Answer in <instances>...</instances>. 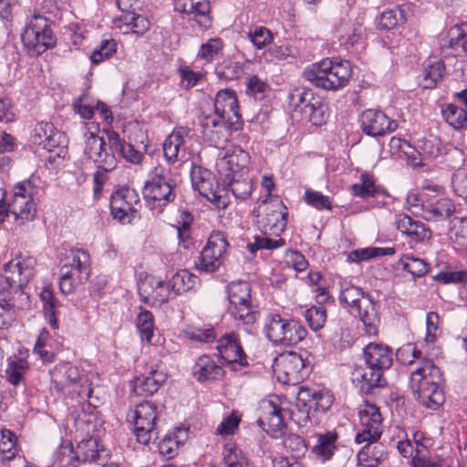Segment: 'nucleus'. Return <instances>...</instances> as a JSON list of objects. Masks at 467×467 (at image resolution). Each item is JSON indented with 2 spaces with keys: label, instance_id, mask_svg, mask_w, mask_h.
<instances>
[{
  "label": "nucleus",
  "instance_id": "nucleus-1",
  "mask_svg": "<svg viewBox=\"0 0 467 467\" xmlns=\"http://www.w3.org/2000/svg\"><path fill=\"white\" fill-rule=\"evenodd\" d=\"M36 259L31 256L19 257L12 260L5 265L4 274L0 279L3 283V287L0 293L5 294V285L8 286L6 296L1 300L0 304V329L9 327L12 321V315L9 311L16 306V304L10 295L15 292L19 296H24L25 294L21 290L26 286L35 275Z\"/></svg>",
  "mask_w": 467,
  "mask_h": 467
},
{
  "label": "nucleus",
  "instance_id": "nucleus-2",
  "mask_svg": "<svg viewBox=\"0 0 467 467\" xmlns=\"http://www.w3.org/2000/svg\"><path fill=\"white\" fill-rule=\"evenodd\" d=\"M258 225L263 235H255L254 242L247 244V249L254 254L259 249L273 250L285 245L283 238H270L267 234L279 236L287 223V209L277 198L263 201V210L258 215Z\"/></svg>",
  "mask_w": 467,
  "mask_h": 467
},
{
  "label": "nucleus",
  "instance_id": "nucleus-3",
  "mask_svg": "<svg viewBox=\"0 0 467 467\" xmlns=\"http://www.w3.org/2000/svg\"><path fill=\"white\" fill-rule=\"evenodd\" d=\"M441 378V369L431 360H424L410 373V388L425 408L436 410L444 402Z\"/></svg>",
  "mask_w": 467,
  "mask_h": 467
},
{
  "label": "nucleus",
  "instance_id": "nucleus-4",
  "mask_svg": "<svg viewBox=\"0 0 467 467\" xmlns=\"http://www.w3.org/2000/svg\"><path fill=\"white\" fill-rule=\"evenodd\" d=\"M21 40L30 56L37 57L53 48L56 46L57 37L51 28L50 19L40 12L34 11L26 18Z\"/></svg>",
  "mask_w": 467,
  "mask_h": 467
},
{
  "label": "nucleus",
  "instance_id": "nucleus-5",
  "mask_svg": "<svg viewBox=\"0 0 467 467\" xmlns=\"http://www.w3.org/2000/svg\"><path fill=\"white\" fill-rule=\"evenodd\" d=\"M351 76L348 61L333 62L329 58L314 63L304 71V77L314 86L327 90L344 88Z\"/></svg>",
  "mask_w": 467,
  "mask_h": 467
},
{
  "label": "nucleus",
  "instance_id": "nucleus-6",
  "mask_svg": "<svg viewBox=\"0 0 467 467\" xmlns=\"http://www.w3.org/2000/svg\"><path fill=\"white\" fill-rule=\"evenodd\" d=\"M264 334L275 346L293 347L303 341L307 330L297 320L270 313L265 318Z\"/></svg>",
  "mask_w": 467,
  "mask_h": 467
},
{
  "label": "nucleus",
  "instance_id": "nucleus-7",
  "mask_svg": "<svg viewBox=\"0 0 467 467\" xmlns=\"http://www.w3.org/2000/svg\"><path fill=\"white\" fill-rule=\"evenodd\" d=\"M339 302L357 311L368 335L377 334L379 317L376 305L368 295L358 286L344 283L341 285Z\"/></svg>",
  "mask_w": 467,
  "mask_h": 467
},
{
  "label": "nucleus",
  "instance_id": "nucleus-8",
  "mask_svg": "<svg viewBox=\"0 0 467 467\" xmlns=\"http://www.w3.org/2000/svg\"><path fill=\"white\" fill-rule=\"evenodd\" d=\"M229 314L244 325H252L256 320V311L252 305L251 286L247 282H232L227 286Z\"/></svg>",
  "mask_w": 467,
  "mask_h": 467
},
{
  "label": "nucleus",
  "instance_id": "nucleus-9",
  "mask_svg": "<svg viewBox=\"0 0 467 467\" xmlns=\"http://www.w3.org/2000/svg\"><path fill=\"white\" fill-rule=\"evenodd\" d=\"M51 385L50 389L58 394H70L77 392L79 396H90L91 389H84L82 386L78 389L82 379L81 370L78 367L68 362L57 364L50 371Z\"/></svg>",
  "mask_w": 467,
  "mask_h": 467
},
{
  "label": "nucleus",
  "instance_id": "nucleus-10",
  "mask_svg": "<svg viewBox=\"0 0 467 467\" xmlns=\"http://www.w3.org/2000/svg\"><path fill=\"white\" fill-rule=\"evenodd\" d=\"M228 247L229 243L224 233L212 232L196 262L198 270L204 273L217 271L224 261Z\"/></svg>",
  "mask_w": 467,
  "mask_h": 467
},
{
  "label": "nucleus",
  "instance_id": "nucleus-11",
  "mask_svg": "<svg viewBox=\"0 0 467 467\" xmlns=\"http://www.w3.org/2000/svg\"><path fill=\"white\" fill-rule=\"evenodd\" d=\"M10 213L14 215L15 222L22 225L34 220L36 213L33 202V190L29 182L17 183L10 198L6 197Z\"/></svg>",
  "mask_w": 467,
  "mask_h": 467
},
{
  "label": "nucleus",
  "instance_id": "nucleus-12",
  "mask_svg": "<svg viewBox=\"0 0 467 467\" xmlns=\"http://www.w3.org/2000/svg\"><path fill=\"white\" fill-rule=\"evenodd\" d=\"M134 422V432L138 442L147 445L157 439V406L150 401L138 404L130 416Z\"/></svg>",
  "mask_w": 467,
  "mask_h": 467
},
{
  "label": "nucleus",
  "instance_id": "nucleus-13",
  "mask_svg": "<svg viewBox=\"0 0 467 467\" xmlns=\"http://www.w3.org/2000/svg\"><path fill=\"white\" fill-rule=\"evenodd\" d=\"M143 193L146 199L158 202L159 205H166L173 201V185L165 167L159 165L150 171Z\"/></svg>",
  "mask_w": 467,
  "mask_h": 467
},
{
  "label": "nucleus",
  "instance_id": "nucleus-14",
  "mask_svg": "<svg viewBox=\"0 0 467 467\" xmlns=\"http://www.w3.org/2000/svg\"><path fill=\"white\" fill-rule=\"evenodd\" d=\"M192 186L199 192L200 195L214 203L218 208H226L228 205L225 188L219 185L215 176L208 170L194 169L192 172Z\"/></svg>",
  "mask_w": 467,
  "mask_h": 467
},
{
  "label": "nucleus",
  "instance_id": "nucleus-15",
  "mask_svg": "<svg viewBox=\"0 0 467 467\" xmlns=\"http://www.w3.org/2000/svg\"><path fill=\"white\" fill-rule=\"evenodd\" d=\"M85 155L105 171L114 170L118 163L116 153L118 150L112 149L111 142L106 144L104 140L96 135L93 131L85 134Z\"/></svg>",
  "mask_w": 467,
  "mask_h": 467
},
{
  "label": "nucleus",
  "instance_id": "nucleus-16",
  "mask_svg": "<svg viewBox=\"0 0 467 467\" xmlns=\"http://www.w3.org/2000/svg\"><path fill=\"white\" fill-rule=\"evenodd\" d=\"M359 429L356 434L357 443H375L382 433V416L379 408L374 404L366 403L358 411Z\"/></svg>",
  "mask_w": 467,
  "mask_h": 467
},
{
  "label": "nucleus",
  "instance_id": "nucleus-17",
  "mask_svg": "<svg viewBox=\"0 0 467 467\" xmlns=\"http://www.w3.org/2000/svg\"><path fill=\"white\" fill-rule=\"evenodd\" d=\"M140 206V198L132 189H120L111 196V214L115 220L122 224L131 223L139 218Z\"/></svg>",
  "mask_w": 467,
  "mask_h": 467
},
{
  "label": "nucleus",
  "instance_id": "nucleus-18",
  "mask_svg": "<svg viewBox=\"0 0 467 467\" xmlns=\"http://www.w3.org/2000/svg\"><path fill=\"white\" fill-rule=\"evenodd\" d=\"M138 292L140 301L150 306L167 303L172 294L170 282L152 275H147L140 280Z\"/></svg>",
  "mask_w": 467,
  "mask_h": 467
},
{
  "label": "nucleus",
  "instance_id": "nucleus-19",
  "mask_svg": "<svg viewBox=\"0 0 467 467\" xmlns=\"http://www.w3.org/2000/svg\"><path fill=\"white\" fill-rule=\"evenodd\" d=\"M248 153L241 149L218 153L215 169L224 182L234 177H243L247 172Z\"/></svg>",
  "mask_w": 467,
  "mask_h": 467
},
{
  "label": "nucleus",
  "instance_id": "nucleus-20",
  "mask_svg": "<svg viewBox=\"0 0 467 467\" xmlns=\"http://www.w3.org/2000/svg\"><path fill=\"white\" fill-rule=\"evenodd\" d=\"M275 370L278 379L287 384H297L307 375L303 358L296 352L281 354L275 358Z\"/></svg>",
  "mask_w": 467,
  "mask_h": 467
},
{
  "label": "nucleus",
  "instance_id": "nucleus-21",
  "mask_svg": "<svg viewBox=\"0 0 467 467\" xmlns=\"http://www.w3.org/2000/svg\"><path fill=\"white\" fill-rule=\"evenodd\" d=\"M260 410L261 415L257 419V424L272 437H281L285 424L282 409L278 403L273 400H263L260 404Z\"/></svg>",
  "mask_w": 467,
  "mask_h": 467
},
{
  "label": "nucleus",
  "instance_id": "nucleus-22",
  "mask_svg": "<svg viewBox=\"0 0 467 467\" xmlns=\"http://www.w3.org/2000/svg\"><path fill=\"white\" fill-rule=\"evenodd\" d=\"M359 121L362 131L371 137L383 136L398 128L397 121L390 119L381 110L367 109L361 114Z\"/></svg>",
  "mask_w": 467,
  "mask_h": 467
},
{
  "label": "nucleus",
  "instance_id": "nucleus-23",
  "mask_svg": "<svg viewBox=\"0 0 467 467\" xmlns=\"http://www.w3.org/2000/svg\"><path fill=\"white\" fill-rule=\"evenodd\" d=\"M190 132L191 130L187 127H178L165 139L162 146L163 154L169 163L186 160Z\"/></svg>",
  "mask_w": 467,
  "mask_h": 467
},
{
  "label": "nucleus",
  "instance_id": "nucleus-24",
  "mask_svg": "<svg viewBox=\"0 0 467 467\" xmlns=\"http://www.w3.org/2000/svg\"><path fill=\"white\" fill-rule=\"evenodd\" d=\"M32 140L34 144L49 152L58 149L57 152L58 156L63 152L64 144L67 142L66 136L50 122L37 123L34 129Z\"/></svg>",
  "mask_w": 467,
  "mask_h": 467
},
{
  "label": "nucleus",
  "instance_id": "nucleus-25",
  "mask_svg": "<svg viewBox=\"0 0 467 467\" xmlns=\"http://www.w3.org/2000/svg\"><path fill=\"white\" fill-rule=\"evenodd\" d=\"M199 121L203 136L212 142H216L232 127L230 119L211 108H201Z\"/></svg>",
  "mask_w": 467,
  "mask_h": 467
},
{
  "label": "nucleus",
  "instance_id": "nucleus-26",
  "mask_svg": "<svg viewBox=\"0 0 467 467\" xmlns=\"http://www.w3.org/2000/svg\"><path fill=\"white\" fill-rule=\"evenodd\" d=\"M213 109L230 119L233 129L237 130L241 126V114L234 90L230 88L219 90L215 96Z\"/></svg>",
  "mask_w": 467,
  "mask_h": 467
},
{
  "label": "nucleus",
  "instance_id": "nucleus-27",
  "mask_svg": "<svg viewBox=\"0 0 467 467\" xmlns=\"http://www.w3.org/2000/svg\"><path fill=\"white\" fill-rule=\"evenodd\" d=\"M456 205L451 199L428 196L425 198V204H423L422 218L426 221H444L456 213Z\"/></svg>",
  "mask_w": 467,
  "mask_h": 467
},
{
  "label": "nucleus",
  "instance_id": "nucleus-28",
  "mask_svg": "<svg viewBox=\"0 0 467 467\" xmlns=\"http://www.w3.org/2000/svg\"><path fill=\"white\" fill-rule=\"evenodd\" d=\"M174 9L194 19L202 28L211 26L209 0H173Z\"/></svg>",
  "mask_w": 467,
  "mask_h": 467
},
{
  "label": "nucleus",
  "instance_id": "nucleus-29",
  "mask_svg": "<svg viewBox=\"0 0 467 467\" xmlns=\"http://www.w3.org/2000/svg\"><path fill=\"white\" fill-rule=\"evenodd\" d=\"M297 399L305 407L321 412L328 410L334 402V397L329 390L309 387H301Z\"/></svg>",
  "mask_w": 467,
  "mask_h": 467
},
{
  "label": "nucleus",
  "instance_id": "nucleus-30",
  "mask_svg": "<svg viewBox=\"0 0 467 467\" xmlns=\"http://www.w3.org/2000/svg\"><path fill=\"white\" fill-rule=\"evenodd\" d=\"M363 356L368 368L384 371L393 363V353L389 347L379 343H369L363 348Z\"/></svg>",
  "mask_w": 467,
  "mask_h": 467
},
{
  "label": "nucleus",
  "instance_id": "nucleus-31",
  "mask_svg": "<svg viewBox=\"0 0 467 467\" xmlns=\"http://www.w3.org/2000/svg\"><path fill=\"white\" fill-rule=\"evenodd\" d=\"M219 356L227 363L246 364V356L234 333L224 334L217 340Z\"/></svg>",
  "mask_w": 467,
  "mask_h": 467
},
{
  "label": "nucleus",
  "instance_id": "nucleus-32",
  "mask_svg": "<svg viewBox=\"0 0 467 467\" xmlns=\"http://www.w3.org/2000/svg\"><path fill=\"white\" fill-rule=\"evenodd\" d=\"M383 372L368 368H356L352 372V381L359 388L362 393H372L374 389L382 388L386 380L382 377Z\"/></svg>",
  "mask_w": 467,
  "mask_h": 467
},
{
  "label": "nucleus",
  "instance_id": "nucleus-33",
  "mask_svg": "<svg viewBox=\"0 0 467 467\" xmlns=\"http://www.w3.org/2000/svg\"><path fill=\"white\" fill-rule=\"evenodd\" d=\"M396 228L412 242L420 243L431 238V232L425 224L407 214H399L395 220Z\"/></svg>",
  "mask_w": 467,
  "mask_h": 467
},
{
  "label": "nucleus",
  "instance_id": "nucleus-34",
  "mask_svg": "<svg viewBox=\"0 0 467 467\" xmlns=\"http://www.w3.org/2000/svg\"><path fill=\"white\" fill-rule=\"evenodd\" d=\"M27 358V352H20L18 355H13L6 359L5 377L8 383L16 387L25 382L26 376L30 369Z\"/></svg>",
  "mask_w": 467,
  "mask_h": 467
},
{
  "label": "nucleus",
  "instance_id": "nucleus-35",
  "mask_svg": "<svg viewBox=\"0 0 467 467\" xmlns=\"http://www.w3.org/2000/svg\"><path fill=\"white\" fill-rule=\"evenodd\" d=\"M315 438L317 442L312 447L311 452L316 459L322 462L329 461L337 451V433L334 431H328L316 433Z\"/></svg>",
  "mask_w": 467,
  "mask_h": 467
},
{
  "label": "nucleus",
  "instance_id": "nucleus-36",
  "mask_svg": "<svg viewBox=\"0 0 467 467\" xmlns=\"http://www.w3.org/2000/svg\"><path fill=\"white\" fill-rule=\"evenodd\" d=\"M166 379V374L163 371L151 368L148 375L136 378L133 391L140 396L152 395L158 391Z\"/></svg>",
  "mask_w": 467,
  "mask_h": 467
},
{
  "label": "nucleus",
  "instance_id": "nucleus-37",
  "mask_svg": "<svg viewBox=\"0 0 467 467\" xmlns=\"http://www.w3.org/2000/svg\"><path fill=\"white\" fill-rule=\"evenodd\" d=\"M192 373L200 382L217 380L223 376V369L207 355L201 356L192 368Z\"/></svg>",
  "mask_w": 467,
  "mask_h": 467
},
{
  "label": "nucleus",
  "instance_id": "nucleus-38",
  "mask_svg": "<svg viewBox=\"0 0 467 467\" xmlns=\"http://www.w3.org/2000/svg\"><path fill=\"white\" fill-rule=\"evenodd\" d=\"M114 23L116 27L123 30V33L138 36L146 33L150 27V22L145 16L131 12L121 15Z\"/></svg>",
  "mask_w": 467,
  "mask_h": 467
},
{
  "label": "nucleus",
  "instance_id": "nucleus-39",
  "mask_svg": "<svg viewBox=\"0 0 467 467\" xmlns=\"http://www.w3.org/2000/svg\"><path fill=\"white\" fill-rule=\"evenodd\" d=\"M108 140L111 142L112 149H116L127 161L132 164H140L144 156L137 150L133 145L121 141L119 135L114 130H107Z\"/></svg>",
  "mask_w": 467,
  "mask_h": 467
},
{
  "label": "nucleus",
  "instance_id": "nucleus-40",
  "mask_svg": "<svg viewBox=\"0 0 467 467\" xmlns=\"http://www.w3.org/2000/svg\"><path fill=\"white\" fill-rule=\"evenodd\" d=\"M187 436V431L177 429L175 431L169 432L158 444L160 454L167 459H171L178 453L179 446L183 442Z\"/></svg>",
  "mask_w": 467,
  "mask_h": 467
},
{
  "label": "nucleus",
  "instance_id": "nucleus-41",
  "mask_svg": "<svg viewBox=\"0 0 467 467\" xmlns=\"http://www.w3.org/2000/svg\"><path fill=\"white\" fill-rule=\"evenodd\" d=\"M363 446L357 455L356 467H378L383 457V446L379 443H368Z\"/></svg>",
  "mask_w": 467,
  "mask_h": 467
},
{
  "label": "nucleus",
  "instance_id": "nucleus-42",
  "mask_svg": "<svg viewBox=\"0 0 467 467\" xmlns=\"http://www.w3.org/2000/svg\"><path fill=\"white\" fill-rule=\"evenodd\" d=\"M169 282L175 295L194 289L200 285L199 277L186 269L176 272Z\"/></svg>",
  "mask_w": 467,
  "mask_h": 467
},
{
  "label": "nucleus",
  "instance_id": "nucleus-43",
  "mask_svg": "<svg viewBox=\"0 0 467 467\" xmlns=\"http://www.w3.org/2000/svg\"><path fill=\"white\" fill-rule=\"evenodd\" d=\"M136 327L142 341L151 345L159 343V340H154V320L150 311L140 307Z\"/></svg>",
  "mask_w": 467,
  "mask_h": 467
},
{
  "label": "nucleus",
  "instance_id": "nucleus-44",
  "mask_svg": "<svg viewBox=\"0 0 467 467\" xmlns=\"http://www.w3.org/2000/svg\"><path fill=\"white\" fill-rule=\"evenodd\" d=\"M43 304V312L49 326L54 329H58V321L57 318L58 301L55 297L52 289L45 286L39 294Z\"/></svg>",
  "mask_w": 467,
  "mask_h": 467
},
{
  "label": "nucleus",
  "instance_id": "nucleus-45",
  "mask_svg": "<svg viewBox=\"0 0 467 467\" xmlns=\"http://www.w3.org/2000/svg\"><path fill=\"white\" fill-rule=\"evenodd\" d=\"M302 110L315 126H321L328 118V107L320 97L312 98Z\"/></svg>",
  "mask_w": 467,
  "mask_h": 467
},
{
  "label": "nucleus",
  "instance_id": "nucleus-46",
  "mask_svg": "<svg viewBox=\"0 0 467 467\" xmlns=\"http://www.w3.org/2000/svg\"><path fill=\"white\" fill-rule=\"evenodd\" d=\"M353 193L362 199L376 197L383 193L384 190L376 184L375 179L371 174L362 173L360 182L351 186Z\"/></svg>",
  "mask_w": 467,
  "mask_h": 467
},
{
  "label": "nucleus",
  "instance_id": "nucleus-47",
  "mask_svg": "<svg viewBox=\"0 0 467 467\" xmlns=\"http://www.w3.org/2000/svg\"><path fill=\"white\" fill-rule=\"evenodd\" d=\"M449 236L459 249H467V217H454L450 221Z\"/></svg>",
  "mask_w": 467,
  "mask_h": 467
},
{
  "label": "nucleus",
  "instance_id": "nucleus-48",
  "mask_svg": "<svg viewBox=\"0 0 467 467\" xmlns=\"http://www.w3.org/2000/svg\"><path fill=\"white\" fill-rule=\"evenodd\" d=\"M444 64L440 59H429L426 61L422 76V85L425 88H434L441 80L444 73Z\"/></svg>",
  "mask_w": 467,
  "mask_h": 467
},
{
  "label": "nucleus",
  "instance_id": "nucleus-49",
  "mask_svg": "<svg viewBox=\"0 0 467 467\" xmlns=\"http://www.w3.org/2000/svg\"><path fill=\"white\" fill-rule=\"evenodd\" d=\"M233 195L239 200L247 199L253 192V182L248 173H244L243 177H234L225 182Z\"/></svg>",
  "mask_w": 467,
  "mask_h": 467
},
{
  "label": "nucleus",
  "instance_id": "nucleus-50",
  "mask_svg": "<svg viewBox=\"0 0 467 467\" xmlns=\"http://www.w3.org/2000/svg\"><path fill=\"white\" fill-rule=\"evenodd\" d=\"M100 451L96 439L88 438L78 442L76 449L77 462H92L99 457Z\"/></svg>",
  "mask_w": 467,
  "mask_h": 467
},
{
  "label": "nucleus",
  "instance_id": "nucleus-51",
  "mask_svg": "<svg viewBox=\"0 0 467 467\" xmlns=\"http://www.w3.org/2000/svg\"><path fill=\"white\" fill-rule=\"evenodd\" d=\"M405 21V16L400 8L387 9L376 18L378 29L389 30Z\"/></svg>",
  "mask_w": 467,
  "mask_h": 467
},
{
  "label": "nucleus",
  "instance_id": "nucleus-52",
  "mask_svg": "<svg viewBox=\"0 0 467 467\" xmlns=\"http://www.w3.org/2000/svg\"><path fill=\"white\" fill-rule=\"evenodd\" d=\"M442 116L446 122L455 130L462 129L467 125L466 110L453 104H449L442 109Z\"/></svg>",
  "mask_w": 467,
  "mask_h": 467
},
{
  "label": "nucleus",
  "instance_id": "nucleus-53",
  "mask_svg": "<svg viewBox=\"0 0 467 467\" xmlns=\"http://www.w3.org/2000/svg\"><path fill=\"white\" fill-rule=\"evenodd\" d=\"M223 456L224 467H248L247 458L234 444H226L223 447Z\"/></svg>",
  "mask_w": 467,
  "mask_h": 467
},
{
  "label": "nucleus",
  "instance_id": "nucleus-54",
  "mask_svg": "<svg viewBox=\"0 0 467 467\" xmlns=\"http://www.w3.org/2000/svg\"><path fill=\"white\" fill-rule=\"evenodd\" d=\"M16 436L9 431L4 430L1 431L0 439V454L2 461H10L16 455Z\"/></svg>",
  "mask_w": 467,
  "mask_h": 467
},
{
  "label": "nucleus",
  "instance_id": "nucleus-55",
  "mask_svg": "<svg viewBox=\"0 0 467 467\" xmlns=\"http://www.w3.org/2000/svg\"><path fill=\"white\" fill-rule=\"evenodd\" d=\"M69 265L87 280L90 273L89 254L82 249L72 251V260Z\"/></svg>",
  "mask_w": 467,
  "mask_h": 467
},
{
  "label": "nucleus",
  "instance_id": "nucleus-56",
  "mask_svg": "<svg viewBox=\"0 0 467 467\" xmlns=\"http://www.w3.org/2000/svg\"><path fill=\"white\" fill-rule=\"evenodd\" d=\"M402 268L410 273L414 277H421L427 274L429 268L428 264L420 258L413 255H404L400 260Z\"/></svg>",
  "mask_w": 467,
  "mask_h": 467
},
{
  "label": "nucleus",
  "instance_id": "nucleus-57",
  "mask_svg": "<svg viewBox=\"0 0 467 467\" xmlns=\"http://www.w3.org/2000/svg\"><path fill=\"white\" fill-rule=\"evenodd\" d=\"M305 318L312 330L317 331L321 329L325 326L327 320V311L325 306H311L306 310Z\"/></svg>",
  "mask_w": 467,
  "mask_h": 467
},
{
  "label": "nucleus",
  "instance_id": "nucleus-58",
  "mask_svg": "<svg viewBox=\"0 0 467 467\" xmlns=\"http://www.w3.org/2000/svg\"><path fill=\"white\" fill-rule=\"evenodd\" d=\"M117 50V43L113 39L103 40L100 45L93 50L90 56L91 63L99 65L105 59L109 58Z\"/></svg>",
  "mask_w": 467,
  "mask_h": 467
},
{
  "label": "nucleus",
  "instance_id": "nucleus-59",
  "mask_svg": "<svg viewBox=\"0 0 467 467\" xmlns=\"http://www.w3.org/2000/svg\"><path fill=\"white\" fill-rule=\"evenodd\" d=\"M419 147L421 153L426 158H436L442 152V142L433 135H430L420 140Z\"/></svg>",
  "mask_w": 467,
  "mask_h": 467
},
{
  "label": "nucleus",
  "instance_id": "nucleus-60",
  "mask_svg": "<svg viewBox=\"0 0 467 467\" xmlns=\"http://www.w3.org/2000/svg\"><path fill=\"white\" fill-rule=\"evenodd\" d=\"M247 36L258 49L265 47L273 40L272 32L265 26L250 28Z\"/></svg>",
  "mask_w": 467,
  "mask_h": 467
},
{
  "label": "nucleus",
  "instance_id": "nucleus-61",
  "mask_svg": "<svg viewBox=\"0 0 467 467\" xmlns=\"http://www.w3.org/2000/svg\"><path fill=\"white\" fill-rule=\"evenodd\" d=\"M77 462L76 451L71 445H61L54 454V463L57 467H75Z\"/></svg>",
  "mask_w": 467,
  "mask_h": 467
},
{
  "label": "nucleus",
  "instance_id": "nucleus-62",
  "mask_svg": "<svg viewBox=\"0 0 467 467\" xmlns=\"http://www.w3.org/2000/svg\"><path fill=\"white\" fill-rule=\"evenodd\" d=\"M223 47V43L221 38H211L200 47L198 57L207 62L212 61Z\"/></svg>",
  "mask_w": 467,
  "mask_h": 467
},
{
  "label": "nucleus",
  "instance_id": "nucleus-63",
  "mask_svg": "<svg viewBox=\"0 0 467 467\" xmlns=\"http://www.w3.org/2000/svg\"><path fill=\"white\" fill-rule=\"evenodd\" d=\"M283 444L286 450L295 454V457H300L307 451L304 438L297 434L290 433L286 435L283 441Z\"/></svg>",
  "mask_w": 467,
  "mask_h": 467
},
{
  "label": "nucleus",
  "instance_id": "nucleus-64",
  "mask_svg": "<svg viewBox=\"0 0 467 467\" xmlns=\"http://www.w3.org/2000/svg\"><path fill=\"white\" fill-rule=\"evenodd\" d=\"M452 188L456 195L467 202V170H459L451 179Z\"/></svg>",
  "mask_w": 467,
  "mask_h": 467
}]
</instances>
